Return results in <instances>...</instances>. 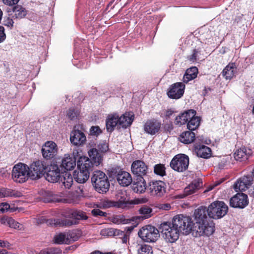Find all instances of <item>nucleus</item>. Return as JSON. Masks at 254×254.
<instances>
[{
  "label": "nucleus",
  "mask_w": 254,
  "mask_h": 254,
  "mask_svg": "<svg viewBox=\"0 0 254 254\" xmlns=\"http://www.w3.org/2000/svg\"><path fill=\"white\" fill-rule=\"evenodd\" d=\"M173 226L176 227L180 233L188 235L193 233L194 223L191 218L188 216L179 214L175 216L173 219Z\"/></svg>",
  "instance_id": "f257e3e1"
},
{
  "label": "nucleus",
  "mask_w": 254,
  "mask_h": 254,
  "mask_svg": "<svg viewBox=\"0 0 254 254\" xmlns=\"http://www.w3.org/2000/svg\"><path fill=\"white\" fill-rule=\"evenodd\" d=\"M92 184L99 193L106 192L109 189L110 183L106 175L102 171H94L91 177Z\"/></svg>",
  "instance_id": "f03ea898"
},
{
  "label": "nucleus",
  "mask_w": 254,
  "mask_h": 254,
  "mask_svg": "<svg viewBox=\"0 0 254 254\" xmlns=\"http://www.w3.org/2000/svg\"><path fill=\"white\" fill-rule=\"evenodd\" d=\"M228 207L221 201L211 203L207 208V213L210 218L217 219L224 217L228 212Z\"/></svg>",
  "instance_id": "7ed1b4c3"
},
{
  "label": "nucleus",
  "mask_w": 254,
  "mask_h": 254,
  "mask_svg": "<svg viewBox=\"0 0 254 254\" xmlns=\"http://www.w3.org/2000/svg\"><path fill=\"white\" fill-rule=\"evenodd\" d=\"M29 167L22 163L15 164L12 170V178L13 180L18 183H23L30 178Z\"/></svg>",
  "instance_id": "20e7f679"
},
{
  "label": "nucleus",
  "mask_w": 254,
  "mask_h": 254,
  "mask_svg": "<svg viewBox=\"0 0 254 254\" xmlns=\"http://www.w3.org/2000/svg\"><path fill=\"white\" fill-rule=\"evenodd\" d=\"M116 196L118 199L117 201L104 200L99 204H94L93 207L95 206L99 208H108L111 207H122L129 201V198L126 191L118 192Z\"/></svg>",
  "instance_id": "39448f33"
},
{
  "label": "nucleus",
  "mask_w": 254,
  "mask_h": 254,
  "mask_svg": "<svg viewBox=\"0 0 254 254\" xmlns=\"http://www.w3.org/2000/svg\"><path fill=\"white\" fill-rule=\"evenodd\" d=\"M160 229L162 236L167 242L174 243L178 239L180 233L173 226V223H163L161 225Z\"/></svg>",
  "instance_id": "423d86ee"
},
{
  "label": "nucleus",
  "mask_w": 254,
  "mask_h": 254,
  "mask_svg": "<svg viewBox=\"0 0 254 254\" xmlns=\"http://www.w3.org/2000/svg\"><path fill=\"white\" fill-rule=\"evenodd\" d=\"M214 232V224L208 221L194 223L192 235L197 237L201 236H209Z\"/></svg>",
  "instance_id": "0eeeda50"
},
{
  "label": "nucleus",
  "mask_w": 254,
  "mask_h": 254,
  "mask_svg": "<svg viewBox=\"0 0 254 254\" xmlns=\"http://www.w3.org/2000/svg\"><path fill=\"white\" fill-rule=\"evenodd\" d=\"M138 234L143 241L148 243L155 242L160 236L158 229L151 225L143 227L138 231Z\"/></svg>",
  "instance_id": "6e6552de"
},
{
  "label": "nucleus",
  "mask_w": 254,
  "mask_h": 254,
  "mask_svg": "<svg viewBox=\"0 0 254 254\" xmlns=\"http://www.w3.org/2000/svg\"><path fill=\"white\" fill-rule=\"evenodd\" d=\"M189 164V157L185 154H179L174 157L170 165L174 170L182 172L188 169Z\"/></svg>",
  "instance_id": "1a4fd4ad"
},
{
  "label": "nucleus",
  "mask_w": 254,
  "mask_h": 254,
  "mask_svg": "<svg viewBox=\"0 0 254 254\" xmlns=\"http://www.w3.org/2000/svg\"><path fill=\"white\" fill-rule=\"evenodd\" d=\"M29 167L30 177L32 180H36L41 178L47 168L46 163L42 160L34 162Z\"/></svg>",
  "instance_id": "9d476101"
},
{
  "label": "nucleus",
  "mask_w": 254,
  "mask_h": 254,
  "mask_svg": "<svg viewBox=\"0 0 254 254\" xmlns=\"http://www.w3.org/2000/svg\"><path fill=\"white\" fill-rule=\"evenodd\" d=\"M59 150L57 144L53 141H47L43 145L41 152L43 158L50 160L55 158Z\"/></svg>",
  "instance_id": "9b49d317"
},
{
  "label": "nucleus",
  "mask_w": 254,
  "mask_h": 254,
  "mask_svg": "<svg viewBox=\"0 0 254 254\" xmlns=\"http://www.w3.org/2000/svg\"><path fill=\"white\" fill-rule=\"evenodd\" d=\"M248 204V196L243 193H237L230 199V205L234 208L243 209Z\"/></svg>",
  "instance_id": "f8f14e48"
},
{
  "label": "nucleus",
  "mask_w": 254,
  "mask_h": 254,
  "mask_svg": "<svg viewBox=\"0 0 254 254\" xmlns=\"http://www.w3.org/2000/svg\"><path fill=\"white\" fill-rule=\"evenodd\" d=\"M149 190L151 195L157 197H162L166 192V186L162 181H154L150 183Z\"/></svg>",
  "instance_id": "ddd939ff"
},
{
  "label": "nucleus",
  "mask_w": 254,
  "mask_h": 254,
  "mask_svg": "<svg viewBox=\"0 0 254 254\" xmlns=\"http://www.w3.org/2000/svg\"><path fill=\"white\" fill-rule=\"evenodd\" d=\"M62 175L59 166L57 164H51L48 168L46 180L51 183H56L61 180Z\"/></svg>",
  "instance_id": "4468645a"
},
{
  "label": "nucleus",
  "mask_w": 254,
  "mask_h": 254,
  "mask_svg": "<svg viewBox=\"0 0 254 254\" xmlns=\"http://www.w3.org/2000/svg\"><path fill=\"white\" fill-rule=\"evenodd\" d=\"M185 89V85L182 82H176L172 84L167 92L170 98L178 99L183 96Z\"/></svg>",
  "instance_id": "2eb2a0df"
},
{
  "label": "nucleus",
  "mask_w": 254,
  "mask_h": 254,
  "mask_svg": "<svg viewBox=\"0 0 254 254\" xmlns=\"http://www.w3.org/2000/svg\"><path fill=\"white\" fill-rule=\"evenodd\" d=\"M254 179L251 175H248L240 178L234 185L236 191H245L253 183Z\"/></svg>",
  "instance_id": "dca6fc26"
},
{
  "label": "nucleus",
  "mask_w": 254,
  "mask_h": 254,
  "mask_svg": "<svg viewBox=\"0 0 254 254\" xmlns=\"http://www.w3.org/2000/svg\"><path fill=\"white\" fill-rule=\"evenodd\" d=\"M73 219L74 220H65L59 224L55 223L56 225H59L60 226H69L73 225H76L78 223V220H86L88 217L86 216V213L81 210H75L74 212L72 213Z\"/></svg>",
  "instance_id": "f3484780"
},
{
  "label": "nucleus",
  "mask_w": 254,
  "mask_h": 254,
  "mask_svg": "<svg viewBox=\"0 0 254 254\" xmlns=\"http://www.w3.org/2000/svg\"><path fill=\"white\" fill-rule=\"evenodd\" d=\"M131 169L133 174L140 177L147 175L148 172L147 166L141 160L133 161L131 164Z\"/></svg>",
  "instance_id": "a211bd4d"
},
{
  "label": "nucleus",
  "mask_w": 254,
  "mask_h": 254,
  "mask_svg": "<svg viewBox=\"0 0 254 254\" xmlns=\"http://www.w3.org/2000/svg\"><path fill=\"white\" fill-rule=\"evenodd\" d=\"M70 141L74 145L81 146L85 143L86 137L83 132L78 129H75L71 132Z\"/></svg>",
  "instance_id": "6ab92c4d"
},
{
  "label": "nucleus",
  "mask_w": 254,
  "mask_h": 254,
  "mask_svg": "<svg viewBox=\"0 0 254 254\" xmlns=\"http://www.w3.org/2000/svg\"><path fill=\"white\" fill-rule=\"evenodd\" d=\"M196 112L194 110H189L176 117L175 121L176 125L181 126L189 122L191 118L195 116Z\"/></svg>",
  "instance_id": "aec40b11"
},
{
  "label": "nucleus",
  "mask_w": 254,
  "mask_h": 254,
  "mask_svg": "<svg viewBox=\"0 0 254 254\" xmlns=\"http://www.w3.org/2000/svg\"><path fill=\"white\" fill-rule=\"evenodd\" d=\"M161 123L154 120L147 121L144 125V130L146 133L153 135L160 129Z\"/></svg>",
  "instance_id": "412c9836"
},
{
  "label": "nucleus",
  "mask_w": 254,
  "mask_h": 254,
  "mask_svg": "<svg viewBox=\"0 0 254 254\" xmlns=\"http://www.w3.org/2000/svg\"><path fill=\"white\" fill-rule=\"evenodd\" d=\"M117 180L119 184L123 187L128 186L132 182V177L130 174L123 171H120L118 173Z\"/></svg>",
  "instance_id": "4be33fe9"
},
{
  "label": "nucleus",
  "mask_w": 254,
  "mask_h": 254,
  "mask_svg": "<svg viewBox=\"0 0 254 254\" xmlns=\"http://www.w3.org/2000/svg\"><path fill=\"white\" fill-rule=\"evenodd\" d=\"M251 154V150L245 147H242L237 149L234 152L233 156L236 160L243 162L246 161Z\"/></svg>",
  "instance_id": "5701e85b"
},
{
  "label": "nucleus",
  "mask_w": 254,
  "mask_h": 254,
  "mask_svg": "<svg viewBox=\"0 0 254 254\" xmlns=\"http://www.w3.org/2000/svg\"><path fill=\"white\" fill-rule=\"evenodd\" d=\"M119 115L113 113L108 115L106 121V128L108 131H112L117 126H119Z\"/></svg>",
  "instance_id": "b1692460"
},
{
  "label": "nucleus",
  "mask_w": 254,
  "mask_h": 254,
  "mask_svg": "<svg viewBox=\"0 0 254 254\" xmlns=\"http://www.w3.org/2000/svg\"><path fill=\"white\" fill-rule=\"evenodd\" d=\"M133 118L132 113H126L121 116L119 115V127L127 128L131 124Z\"/></svg>",
  "instance_id": "393cba45"
},
{
  "label": "nucleus",
  "mask_w": 254,
  "mask_h": 254,
  "mask_svg": "<svg viewBox=\"0 0 254 254\" xmlns=\"http://www.w3.org/2000/svg\"><path fill=\"white\" fill-rule=\"evenodd\" d=\"M62 166L66 170H72L76 165V160L68 154H64L62 160Z\"/></svg>",
  "instance_id": "a878e982"
},
{
  "label": "nucleus",
  "mask_w": 254,
  "mask_h": 254,
  "mask_svg": "<svg viewBox=\"0 0 254 254\" xmlns=\"http://www.w3.org/2000/svg\"><path fill=\"white\" fill-rule=\"evenodd\" d=\"M88 155L92 163L96 166H99L103 161V156L97 150V148H93L88 151Z\"/></svg>",
  "instance_id": "bb28decb"
},
{
  "label": "nucleus",
  "mask_w": 254,
  "mask_h": 254,
  "mask_svg": "<svg viewBox=\"0 0 254 254\" xmlns=\"http://www.w3.org/2000/svg\"><path fill=\"white\" fill-rule=\"evenodd\" d=\"M202 186V182L201 180L198 179L194 180L185 189L184 193L186 195H190L195 192L196 191L201 188Z\"/></svg>",
  "instance_id": "cd10ccee"
},
{
  "label": "nucleus",
  "mask_w": 254,
  "mask_h": 254,
  "mask_svg": "<svg viewBox=\"0 0 254 254\" xmlns=\"http://www.w3.org/2000/svg\"><path fill=\"white\" fill-rule=\"evenodd\" d=\"M93 164L90 159L85 156L80 157L77 161V167L79 169L88 172L92 168Z\"/></svg>",
  "instance_id": "c85d7f7f"
},
{
  "label": "nucleus",
  "mask_w": 254,
  "mask_h": 254,
  "mask_svg": "<svg viewBox=\"0 0 254 254\" xmlns=\"http://www.w3.org/2000/svg\"><path fill=\"white\" fill-rule=\"evenodd\" d=\"M207 208L204 206H201L196 209L194 213L195 222H201L207 221L206 215Z\"/></svg>",
  "instance_id": "c756f323"
},
{
  "label": "nucleus",
  "mask_w": 254,
  "mask_h": 254,
  "mask_svg": "<svg viewBox=\"0 0 254 254\" xmlns=\"http://www.w3.org/2000/svg\"><path fill=\"white\" fill-rule=\"evenodd\" d=\"M73 176L75 180L78 183H85L89 177V172L79 169L78 171H74Z\"/></svg>",
  "instance_id": "7c9ffc66"
},
{
  "label": "nucleus",
  "mask_w": 254,
  "mask_h": 254,
  "mask_svg": "<svg viewBox=\"0 0 254 254\" xmlns=\"http://www.w3.org/2000/svg\"><path fill=\"white\" fill-rule=\"evenodd\" d=\"M236 70L235 64L230 63L223 69L222 74L226 79H231L234 76Z\"/></svg>",
  "instance_id": "2f4dec72"
},
{
  "label": "nucleus",
  "mask_w": 254,
  "mask_h": 254,
  "mask_svg": "<svg viewBox=\"0 0 254 254\" xmlns=\"http://www.w3.org/2000/svg\"><path fill=\"white\" fill-rule=\"evenodd\" d=\"M198 69L196 67L192 66L188 68L183 76V82L185 83H187L190 81L194 79L196 77Z\"/></svg>",
  "instance_id": "473e14b6"
},
{
  "label": "nucleus",
  "mask_w": 254,
  "mask_h": 254,
  "mask_svg": "<svg viewBox=\"0 0 254 254\" xmlns=\"http://www.w3.org/2000/svg\"><path fill=\"white\" fill-rule=\"evenodd\" d=\"M1 224L8 226L9 227L13 228L14 229H17L21 230L23 229V226L22 224L19 223L13 218L8 217H4L0 220Z\"/></svg>",
  "instance_id": "72a5a7b5"
},
{
  "label": "nucleus",
  "mask_w": 254,
  "mask_h": 254,
  "mask_svg": "<svg viewBox=\"0 0 254 254\" xmlns=\"http://www.w3.org/2000/svg\"><path fill=\"white\" fill-rule=\"evenodd\" d=\"M179 139L180 141L183 143L190 144L194 141L195 134L190 131H186L181 134Z\"/></svg>",
  "instance_id": "f704fd0d"
},
{
  "label": "nucleus",
  "mask_w": 254,
  "mask_h": 254,
  "mask_svg": "<svg viewBox=\"0 0 254 254\" xmlns=\"http://www.w3.org/2000/svg\"><path fill=\"white\" fill-rule=\"evenodd\" d=\"M195 151L197 156L201 158H208L211 155L210 148L204 145L196 147Z\"/></svg>",
  "instance_id": "c9c22d12"
},
{
  "label": "nucleus",
  "mask_w": 254,
  "mask_h": 254,
  "mask_svg": "<svg viewBox=\"0 0 254 254\" xmlns=\"http://www.w3.org/2000/svg\"><path fill=\"white\" fill-rule=\"evenodd\" d=\"M22 193L18 190L10 189H0V198L4 197H20Z\"/></svg>",
  "instance_id": "e433bc0d"
},
{
  "label": "nucleus",
  "mask_w": 254,
  "mask_h": 254,
  "mask_svg": "<svg viewBox=\"0 0 254 254\" xmlns=\"http://www.w3.org/2000/svg\"><path fill=\"white\" fill-rule=\"evenodd\" d=\"M146 189V184L144 180L142 178L133 184L132 186V190L137 193H142L145 191Z\"/></svg>",
  "instance_id": "4c0bfd02"
},
{
  "label": "nucleus",
  "mask_w": 254,
  "mask_h": 254,
  "mask_svg": "<svg viewBox=\"0 0 254 254\" xmlns=\"http://www.w3.org/2000/svg\"><path fill=\"white\" fill-rule=\"evenodd\" d=\"M13 13L10 15L13 18H22L26 15V10L21 6L17 5L14 7Z\"/></svg>",
  "instance_id": "58836bf2"
},
{
  "label": "nucleus",
  "mask_w": 254,
  "mask_h": 254,
  "mask_svg": "<svg viewBox=\"0 0 254 254\" xmlns=\"http://www.w3.org/2000/svg\"><path fill=\"white\" fill-rule=\"evenodd\" d=\"M63 178L61 179L63 184L66 189H69L72 185L73 180L71 175L69 172H64L62 175Z\"/></svg>",
  "instance_id": "ea45409f"
},
{
  "label": "nucleus",
  "mask_w": 254,
  "mask_h": 254,
  "mask_svg": "<svg viewBox=\"0 0 254 254\" xmlns=\"http://www.w3.org/2000/svg\"><path fill=\"white\" fill-rule=\"evenodd\" d=\"M55 242L58 244H69L70 240L68 234L60 233L55 235L54 237Z\"/></svg>",
  "instance_id": "a19ab883"
},
{
  "label": "nucleus",
  "mask_w": 254,
  "mask_h": 254,
  "mask_svg": "<svg viewBox=\"0 0 254 254\" xmlns=\"http://www.w3.org/2000/svg\"><path fill=\"white\" fill-rule=\"evenodd\" d=\"M138 211L142 218L147 219L151 216L152 209L148 206L143 205L139 208Z\"/></svg>",
  "instance_id": "79ce46f5"
},
{
  "label": "nucleus",
  "mask_w": 254,
  "mask_h": 254,
  "mask_svg": "<svg viewBox=\"0 0 254 254\" xmlns=\"http://www.w3.org/2000/svg\"><path fill=\"white\" fill-rule=\"evenodd\" d=\"M200 122V119L198 117H195V116L191 118L188 123V128L190 130H195L199 126Z\"/></svg>",
  "instance_id": "37998d69"
},
{
  "label": "nucleus",
  "mask_w": 254,
  "mask_h": 254,
  "mask_svg": "<svg viewBox=\"0 0 254 254\" xmlns=\"http://www.w3.org/2000/svg\"><path fill=\"white\" fill-rule=\"evenodd\" d=\"M164 165L161 164L155 165L154 167V173L160 176L166 175Z\"/></svg>",
  "instance_id": "c03bdc74"
},
{
  "label": "nucleus",
  "mask_w": 254,
  "mask_h": 254,
  "mask_svg": "<svg viewBox=\"0 0 254 254\" xmlns=\"http://www.w3.org/2000/svg\"><path fill=\"white\" fill-rule=\"evenodd\" d=\"M138 254H153L152 247L147 245H141L138 250Z\"/></svg>",
  "instance_id": "a18cd8bd"
},
{
  "label": "nucleus",
  "mask_w": 254,
  "mask_h": 254,
  "mask_svg": "<svg viewBox=\"0 0 254 254\" xmlns=\"http://www.w3.org/2000/svg\"><path fill=\"white\" fill-rule=\"evenodd\" d=\"M97 148V150L101 153L106 152L109 149L108 144L104 141L99 143L98 144Z\"/></svg>",
  "instance_id": "49530a36"
},
{
  "label": "nucleus",
  "mask_w": 254,
  "mask_h": 254,
  "mask_svg": "<svg viewBox=\"0 0 254 254\" xmlns=\"http://www.w3.org/2000/svg\"><path fill=\"white\" fill-rule=\"evenodd\" d=\"M92 214L95 217L103 216L105 217L107 216V213L100 210L99 209L94 208L91 211Z\"/></svg>",
  "instance_id": "de8ad7c7"
},
{
  "label": "nucleus",
  "mask_w": 254,
  "mask_h": 254,
  "mask_svg": "<svg viewBox=\"0 0 254 254\" xmlns=\"http://www.w3.org/2000/svg\"><path fill=\"white\" fill-rule=\"evenodd\" d=\"M13 19L14 18L12 17V16L11 17L9 16L4 18L3 21L4 25L10 28H11L13 26L14 23Z\"/></svg>",
  "instance_id": "09e8293b"
},
{
  "label": "nucleus",
  "mask_w": 254,
  "mask_h": 254,
  "mask_svg": "<svg viewBox=\"0 0 254 254\" xmlns=\"http://www.w3.org/2000/svg\"><path fill=\"white\" fill-rule=\"evenodd\" d=\"M90 131L91 135L95 136H97L102 132L101 129L98 126L92 127L90 128Z\"/></svg>",
  "instance_id": "8fccbe9b"
},
{
  "label": "nucleus",
  "mask_w": 254,
  "mask_h": 254,
  "mask_svg": "<svg viewBox=\"0 0 254 254\" xmlns=\"http://www.w3.org/2000/svg\"><path fill=\"white\" fill-rule=\"evenodd\" d=\"M74 211L75 210L65 209L63 212L62 215L65 218H73V216L72 214V213L74 212Z\"/></svg>",
  "instance_id": "3c124183"
},
{
  "label": "nucleus",
  "mask_w": 254,
  "mask_h": 254,
  "mask_svg": "<svg viewBox=\"0 0 254 254\" xmlns=\"http://www.w3.org/2000/svg\"><path fill=\"white\" fill-rule=\"evenodd\" d=\"M10 208L8 203L3 202L0 204V213H3L7 211Z\"/></svg>",
  "instance_id": "603ef678"
},
{
  "label": "nucleus",
  "mask_w": 254,
  "mask_h": 254,
  "mask_svg": "<svg viewBox=\"0 0 254 254\" xmlns=\"http://www.w3.org/2000/svg\"><path fill=\"white\" fill-rule=\"evenodd\" d=\"M77 113L73 109H69L67 112V116L70 120H73L76 117Z\"/></svg>",
  "instance_id": "864d4df0"
},
{
  "label": "nucleus",
  "mask_w": 254,
  "mask_h": 254,
  "mask_svg": "<svg viewBox=\"0 0 254 254\" xmlns=\"http://www.w3.org/2000/svg\"><path fill=\"white\" fill-rule=\"evenodd\" d=\"M6 38V35L4 33V28L3 26H0V43L3 42Z\"/></svg>",
  "instance_id": "5fc2aeb1"
},
{
  "label": "nucleus",
  "mask_w": 254,
  "mask_h": 254,
  "mask_svg": "<svg viewBox=\"0 0 254 254\" xmlns=\"http://www.w3.org/2000/svg\"><path fill=\"white\" fill-rule=\"evenodd\" d=\"M68 235V238L70 240V243L71 242L76 241L78 240L79 237L76 235L75 233L72 232L70 233Z\"/></svg>",
  "instance_id": "6e6d98bb"
},
{
  "label": "nucleus",
  "mask_w": 254,
  "mask_h": 254,
  "mask_svg": "<svg viewBox=\"0 0 254 254\" xmlns=\"http://www.w3.org/2000/svg\"><path fill=\"white\" fill-rule=\"evenodd\" d=\"M198 51L196 50L193 51V54L192 55L190 56L189 58V60L190 62H194L197 61V56Z\"/></svg>",
  "instance_id": "4d7b16f0"
},
{
  "label": "nucleus",
  "mask_w": 254,
  "mask_h": 254,
  "mask_svg": "<svg viewBox=\"0 0 254 254\" xmlns=\"http://www.w3.org/2000/svg\"><path fill=\"white\" fill-rule=\"evenodd\" d=\"M10 247V245L6 241H3L0 240V247L3 248H9Z\"/></svg>",
  "instance_id": "13d9d810"
},
{
  "label": "nucleus",
  "mask_w": 254,
  "mask_h": 254,
  "mask_svg": "<svg viewBox=\"0 0 254 254\" xmlns=\"http://www.w3.org/2000/svg\"><path fill=\"white\" fill-rule=\"evenodd\" d=\"M19 0H2L3 2L8 5H12L16 4Z\"/></svg>",
  "instance_id": "bf43d9fd"
},
{
  "label": "nucleus",
  "mask_w": 254,
  "mask_h": 254,
  "mask_svg": "<svg viewBox=\"0 0 254 254\" xmlns=\"http://www.w3.org/2000/svg\"><path fill=\"white\" fill-rule=\"evenodd\" d=\"M223 182V180H221L220 181H216L215 183V184L213 186H210L206 190H205V192L211 190H212L215 186H217L218 185L220 184Z\"/></svg>",
  "instance_id": "052dcab7"
},
{
  "label": "nucleus",
  "mask_w": 254,
  "mask_h": 254,
  "mask_svg": "<svg viewBox=\"0 0 254 254\" xmlns=\"http://www.w3.org/2000/svg\"><path fill=\"white\" fill-rule=\"evenodd\" d=\"M160 208L163 210H168L171 208V206L168 203L163 204L160 205Z\"/></svg>",
  "instance_id": "680f3d73"
},
{
  "label": "nucleus",
  "mask_w": 254,
  "mask_h": 254,
  "mask_svg": "<svg viewBox=\"0 0 254 254\" xmlns=\"http://www.w3.org/2000/svg\"><path fill=\"white\" fill-rule=\"evenodd\" d=\"M147 201V199L146 198L137 199L135 200V203L138 204L145 203Z\"/></svg>",
  "instance_id": "e2e57ef3"
},
{
  "label": "nucleus",
  "mask_w": 254,
  "mask_h": 254,
  "mask_svg": "<svg viewBox=\"0 0 254 254\" xmlns=\"http://www.w3.org/2000/svg\"><path fill=\"white\" fill-rule=\"evenodd\" d=\"M39 254H52V252L49 250H43L41 251Z\"/></svg>",
  "instance_id": "0e129e2a"
},
{
  "label": "nucleus",
  "mask_w": 254,
  "mask_h": 254,
  "mask_svg": "<svg viewBox=\"0 0 254 254\" xmlns=\"http://www.w3.org/2000/svg\"><path fill=\"white\" fill-rule=\"evenodd\" d=\"M109 232H111V230L109 229H107L102 230L101 233L102 235H105V234L109 235Z\"/></svg>",
  "instance_id": "69168bd1"
},
{
  "label": "nucleus",
  "mask_w": 254,
  "mask_h": 254,
  "mask_svg": "<svg viewBox=\"0 0 254 254\" xmlns=\"http://www.w3.org/2000/svg\"><path fill=\"white\" fill-rule=\"evenodd\" d=\"M173 113V111L171 110H168L166 112V116L168 117H170Z\"/></svg>",
  "instance_id": "338daca9"
},
{
  "label": "nucleus",
  "mask_w": 254,
  "mask_h": 254,
  "mask_svg": "<svg viewBox=\"0 0 254 254\" xmlns=\"http://www.w3.org/2000/svg\"><path fill=\"white\" fill-rule=\"evenodd\" d=\"M45 221H46V219L44 218H41V220H38L37 222L38 224H41V223L45 222Z\"/></svg>",
  "instance_id": "774afa93"
}]
</instances>
